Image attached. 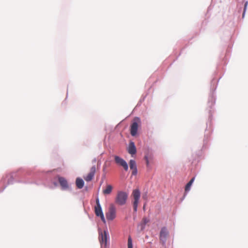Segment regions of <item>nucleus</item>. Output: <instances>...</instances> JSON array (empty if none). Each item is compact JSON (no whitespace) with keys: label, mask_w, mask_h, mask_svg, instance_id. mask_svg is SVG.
Wrapping results in <instances>:
<instances>
[{"label":"nucleus","mask_w":248,"mask_h":248,"mask_svg":"<svg viewBox=\"0 0 248 248\" xmlns=\"http://www.w3.org/2000/svg\"><path fill=\"white\" fill-rule=\"evenodd\" d=\"M142 198H143V199H146V196H143Z\"/></svg>","instance_id":"4be33fe9"},{"label":"nucleus","mask_w":248,"mask_h":248,"mask_svg":"<svg viewBox=\"0 0 248 248\" xmlns=\"http://www.w3.org/2000/svg\"><path fill=\"white\" fill-rule=\"evenodd\" d=\"M99 240L101 246L103 245H104V246H106L107 242V232L106 231H104L103 232H99Z\"/></svg>","instance_id":"6e6552de"},{"label":"nucleus","mask_w":248,"mask_h":248,"mask_svg":"<svg viewBox=\"0 0 248 248\" xmlns=\"http://www.w3.org/2000/svg\"><path fill=\"white\" fill-rule=\"evenodd\" d=\"M128 193L123 191H119L115 198V202L119 205H124L128 198Z\"/></svg>","instance_id":"f257e3e1"},{"label":"nucleus","mask_w":248,"mask_h":248,"mask_svg":"<svg viewBox=\"0 0 248 248\" xmlns=\"http://www.w3.org/2000/svg\"><path fill=\"white\" fill-rule=\"evenodd\" d=\"M112 189L113 187L111 185H107L106 188L103 189V193L104 195H109L112 192Z\"/></svg>","instance_id":"ddd939ff"},{"label":"nucleus","mask_w":248,"mask_h":248,"mask_svg":"<svg viewBox=\"0 0 248 248\" xmlns=\"http://www.w3.org/2000/svg\"><path fill=\"white\" fill-rule=\"evenodd\" d=\"M136 148L133 142H130L128 148V152L131 155L136 153Z\"/></svg>","instance_id":"f8f14e48"},{"label":"nucleus","mask_w":248,"mask_h":248,"mask_svg":"<svg viewBox=\"0 0 248 248\" xmlns=\"http://www.w3.org/2000/svg\"><path fill=\"white\" fill-rule=\"evenodd\" d=\"M195 178L193 177L190 181L186 184L185 187V191L187 192L190 189V187L194 181Z\"/></svg>","instance_id":"dca6fc26"},{"label":"nucleus","mask_w":248,"mask_h":248,"mask_svg":"<svg viewBox=\"0 0 248 248\" xmlns=\"http://www.w3.org/2000/svg\"><path fill=\"white\" fill-rule=\"evenodd\" d=\"M149 222V219L147 217H144L140 223V225L141 226V229L143 230L144 229L145 226L147 223Z\"/></svg>","instance_id":"2eb2a0df"},{"label":"nucleus","mask_w":248,"mask_h":248,"mask_svg":"<svg viewBox=\"0 0 248 248\" xmlns=\"http://www.w3.org/2000/svg\"><path fill=\"white\" fill-rule=\"evenodd\" d=\"M96 206L94 207V212L96 216L99 217L101 215L103 214L101 205L99 202V200L98 198L96 199Z\"/></svg>","instance_id":"1a4fd4ad"},{"label":"nucleus","mask_w":248,"mask_h":248,"mask_svg":"<svg viewBox=\"0 0 248 248\" xmlns=\"http://www.w3.org/2000/svg\"><path fill=\"white\" fill-rule=\"evenodd\" d=\"M114 159L117 164L123 167L125 170L127 171L128 170V165L125 160L118 156H115Z\"/></svg>","instance_id":"423d86ee"},{"label":"nucleus","mask_w":248,"mask_h":248,"mask_svg":"<svg viewBox=\"0 0 248 248\" xmlns=\"http://www.w3.org/2000/svg\"><path fill=\"white\" fill-rule=\"evenodd\" d=\"M131 196L133 198L132 202L133 206V209L134 212H136L140 197V192L139 189H134L131 194Z\"/></svg>","instance_id":"f03ea898"},{"label":"nucleus","mask_w":248,"mask_h":248,"mask_svg":"<svg viewBox=\"0 0 248 248\" xmlns=\"http://www.w3.org/2000/svg\"><path fill=\"white\" fill-rule=\"evenodd\" d=\"M76 184L77 187L78 188L81 189L83 187L84 182L82 179L80 178H78L76 179Z\"/></svg>","instance_id":"4468645a"},{"label":"nucleus","mask_w":248,"mask_h":248,"mask_svg":"<svg viewBox=\"0 0 248 248\" xmlns=\"http://www.w3.org/2000/svg\"><path fill=\"white\" fill-rule=\"evenodd\" d=\"M169 232L166 227H164L161 228L159 234V239L163 245L165 244L167 238L169 236Z\"/></svg>","instance_id":"7ed1b4c3"},{"label":"nucleus","mask_w":248,"mask_h":248,"mask_svg":"<svg viewBox=\"0 0 248 248\" xmlns=\"http://www.w3.org/2000/svg\"><path fill=\"white\" fill-rule=\"evenodd\" d=\"M59 182L62 189H66L68 188V185L67 180L63 177H60L58 179Z\"/></svg>","instance_id":"9d476101"},{"label":"nucleus","mask_w":248,"mask_h":248,"mask_svg":"<svg viewBox=\"0 0 248 248\" xmlns=\"http://www.w3.org/2000/svg\"><path fill=\"white\" fill-rule=\"evenodd\" d=\"M129 166L130 169L132 170V174L134 175H136L137 173L136 162L133 160H130L129 161Z\"/></svg>","instance_id":"9b49d317"},{"label":"nucleus","mask_w":248,"mask_h":248,"mask_svg":"<svg viewBox=\"0 0 248 248\" xmlns=\"http://www.w3.org/2000/svg\"><path fill=\"white\" fill-rule=\"evenodd\" d=\"M143 210H145V204H144V205H143Z\"/></svg>","instance_id":"412c9836"},{"label":"nucleus","mask_w":248,"mask_h":248,"mask_svg":"<svg viewBox=\"0 0 248 248\" xmlns=\"http://www.w3.org/2000/svg\"><path fill=\"white\" fill-rule=\"evenodd\" d=\"M116 217V209L113 204H111L108 213H106L107 219L112 220Z\"/></svg>","instance_id":"39448f33"},{"label":"nucleus","mask_w":248,"mask_h":248,"mask_svg":"<svg viewBox=\"0 0 248 248\" xmlns=\"http://www.w3.org/2000/svg\"><path fill=\"white\" fill-rule=\"evenodd\" d=\"M99 217H101L102 221L105 223V217L104 216V214L101 215V216H100Z\"/></svg>","instance_id":"a211bd4d"},{"label":"nucleus","mask_w":248,"mask_h":248,"mask_svg":"<svg viewBox=\"0 0 248 248\" xmlns=\"http://www.w3.org/2000/svg\"><path fill=\"white\" fill-rule=\"evenodd\" d=\"M128 248H133L132 240L130 236H129L127 242Z\"/></svg>","instance_id":"f3484780"},{"label":"nucleus","mask_w":248,"mask_h":248,"mask_svg":"<svg viewBox=\"0 0 248 248\" xmlns=\"http://www.w3.org/2000/svg\"><path fill=\"white\" fill-rule=\"evenodd\" d=\"M145 159H146V163H147V165H148L149 164V161L147 159V157H145Z\"/></svg>","instance_id":"aec40b11"},{"label":"nucleus","mask_w":248,"mask_h":248,"mask_svg":"<svg viewBox=\"0 0 248 248\" xmlns=\"http://www.w3.org/2000/svg\"><path fill=\"white\" fill-rule=\"evenodd\" d=\"M96 171V167L95 165H93L90 169L89 173L84 177V180L87 182L91 181L93 178L95 173Z\"/></svg>","instance_id":"0eeeda50"},{"label":"nucleus","mask_w":248,"mask_h":248,"mask_svg":"<svg viewBox=\"0 0 248 248\" xmlns=\"http://www.w3.org/2000/svg\"><path fill=\"white\" fill-rule=\"evenodd\" d=\"M140 120L139 118H135L132 123L130 127V134L132 136H135L137 133L139 124Z\"/></svg>","instance_id":"20e7f679"},{"label":"nucleus","mask_w":248,"mask_h":248,"mask_svg":"<svg viewBox=\"0 0 248 248\" xmlns=\"http://www.w3.org/2000/svg\"><path fill=\"white\" fill-rule=\"evenodd\" d=\"M247 5V2L245 4V8H244V13H243V17L244 16V13H245V10L246 9Z\"/></svg>","instance_id":"6ab92c4d"}]
</instances>
